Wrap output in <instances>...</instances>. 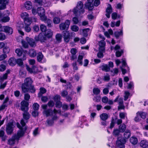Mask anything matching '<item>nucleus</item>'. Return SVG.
<instances>
[{"instance_id": "13d9d810", "label": "nucleus", "mask_w": 148, "mask_h": 148, "mask_svg": "<svg viewBox=\"0 0 148 148\" xmlns=\"http://www.w3.org/2000/svg\"><path fill=\"white\" fill-rule=\"evenodd\" d=\"M55 103L53 101L51 100L49 101L47 103V105L49 107H53Z\"/></svg>"}, {"instance_id": "423d86ee", "label": "nucleus", "mask_w": 148, "mask_h": 148, "mask_svg": "<svg viewBox=\"0 0 148 148\" xmlns=\"http://www.w3.org/2000/svg\"><path fill=\"white\" fill-rule=\"evenodd\" d=\"M8 77V73H6L3 74V76L0 77V82L1 83L0 86V89H4L5 87L7 84V82H5L4 83H3V82L4 80L6 79Z\"/></svg>"}, {"instance_id": "7c9ffc66", "label": "nucleus", "mask_w": 148, "mask_h": 148, "mask_svg": "<svg viewBox=\"0 0 148 148\" xmlns=\"http://www.w3.org/2000/svg\"><path fill=\"white\" fill-rule=\"evenodd\" d=\"M42 20L44 21L45 23H47V26L49 27H50L52 26V22L49 19H47L46 16L45 20Z\"/></svg>"}, {"instance_id": "338daca9", "label": "nucleus", "mask_w": 148, "mask_h": 148, "mask_svg": "<svg viewBox=\"0 0 148 148\" xmlns=\"http://www.w3.org/2000/svg\"><path fill=\"white\" fill-rule=\"evenodd\" d=\"M21 105L22 106H23L26 107H28L29 104L27 102L23 101L21 102Z\"/></svg>"}, {"instance_id": "774afa93", "label": "nucleus", "mask_w": 148, "mask_h": 148, "mask_svg": "<svg viewBox=\"0 0 148 148\" xmlns=\"http://www.w3.org/2000/svg\"><path fill=\"white\" fill-rule=\"evenodd\" d=\"M32 116L34 117H36L38 115V110H34L32 113Z\"/></svg>"}, {"instance_id": "4be33fe9", "label": "nucleus", "mask_w": 148, "mask_h": 148, "mask_svg": "<svg viewBox=\"0 0 148 148\" xmlns=\"http://www.w3.org/2000/svg\"><path fill=\"white\" fill-rule=\"evenodd\" d=\"M101 68L102 71H104L106 72H108L110 70L109 67L107 64H103L101 66Z\"/></svg>"}, {"instance_id": "37998d69", "label": "nucleus", "mask_w": 148, "mask_h": 148, "mask_svg": "<svg viewBox=\"0 0 148 148\" xmlns=\"http://www.w3.org/2000/svg\"><path fill=\"white\" fill-rule=\"evenodd\" d=\"M40 29L42 32H45L46 31L47 28L46 26L43 24H42L40 26Z\"/></svg>"}, {"instance_id": "c85d7f7f", "label": "nucleus", "mask_w": 148, "mask_h": 148, "mask_svg": "<svg viewBox=\"0 0 148 148\" xmlns=\"http://www.w3.org/2000/svg\"><path fill=\"white\" fill-rule=\"evenodd\" d=\"M131 136L130 131L129 130H127L124 134V136L125 138H128Z\"/></svg>"}, {"instance_id": "0eeeda50", "label": "nucleus", "mask_w": 148, "mask_h": 148, "mask_svg": "<svg viewBox=\"0 0 148 148\" xmlns=\"http://www.w3.org/2000/svg\"><path fill=\"white\" fill-rule=\"evenodd\" d=\"M14 127L13 122H11L8 123L6 125V128L7 133L8 134H11L13 132Z\"/></svg>"}, {"instance_id": "dca6fc26", "label": "nucleus", "mask_w": 148, "mask_h": 148, "mask_svg": "<svg viewBox=\"0 0 148 148\" xmlns=\"http://www.w3.org/2000/svg\"><path fill=\"white\" fill-rule=\"evenodd\" d=\"M122 66L121 67V70L122 73L123 74H125L126 73V70L124 69V67L127 66V64L125 60V59H122ZM127 68H128V70H129V68L127 66Z\"/></svg>"}, {"instance_id": "9d476101", "label": "nucleus", "mask_w": 148, "mask_h": 148, "mask_svg": "<svg viewBox=\"0 0 148 148\" xmlns=\"http://www.w3.org/2000/svg\"><path fill=\"white\" fill-rule=\"evenodd\" d=\"M70 24V21L66 20L64 23H61L60 25V29L61 30L67 29H68Z\"/></svg>"}, {"instance_id": "f3484780", "label": "nucleus", "mask_w": 148, "mask_h": 148, "mask_svg": "<svg viewBox=\"0 0 148 148\" xmlns=\"http://www.w3.org/2000/svg\"><path fill=\"white\" fill-rule=\"evenodd\" d=\"M63 34L65 41L67 42H68L70 40V34L69 32L68 31H64L63 32Z\"/></svg>"}, {"instance_id": "473e14b6", "label": "nucleus", "mask_w": 148, "mask_h": 148, "mask_svg": "<svg viewBox=\"0 0 148 148\" xmlns=\"http://www.w3.org/2000/svg\"><path fill=\"white\" fill-rule=\"evenodd\" d=\"M137 115H139L140 117L143 119H145L146 116V113L145 112H137Z\"/></svg>"}, {"instance_id": "8fccbe9b", "label": "nucleus", "mask_w": 148, "mask_h": 148, "mask_svg": "<svg viewBox=\"0 0 148 148\" xmlns=\"http://www.w3.org/2000/svg\"><path fill=\"white\" fill-rule=\"evenodd\" d=\"M24 20L25 25H30L31 23V21L29 19V17L27 18L26 19Z\"/></svg>"}, {"instance_id": "a211bd4d", "label": "nucleus", "mask_w": 148, "mask_h": 148, "mask_svg": "<svg viewBox=\"0 0 148 148\" xmlns=\"http://www.w3.org/2000/svg\"><path fill=\"white\" fill-rule=\"evenodd\" d=\"M26 40L31 47H34L36 46V43L33 39L30 38L28 37H27Z\"/></svg>"}, {"instance_id": "58836bf2", "label": "nucleus", "mask_w": 148, "mask_h": 148, "mask_svg": "<svg viewBox=\"0 0 148 148\" xmlns=\"http://www.w3.org/2000/svg\"><path fill=\"white\" fill-rule=\"evenodd\" d=\"M21 17L24 20L28 18L29 15L26 12H24L21 14Z\"/></svg>"}, {"instance_id": "39448f33", "label": "nucleus", "mask_w": 148, "mask_h": 148, "mask_svg": "<svg viewBox=\"0 0 148 148\" xmlns=\"http://www.w3.org/2000/svg\"><path fill=\"white\" fill-rule=\"evenodd\" d=\"M30 115L28 112H25L23 114V119H22L21 121V124L23 127L25 126L26 123L28 122L27 120L30 118Z\"/></svg>"}, {"instance_id": "7ed1b4c3", "label": "nucleus", "mask_w": 148, "mask_h": 148, "mask_svg": "<svg viewBox=\"0 0 148 148\" xmlns=\"http://www.w3.org/2000/svg\"><path fill=\"white\" fill-rule=\"evenodd\" d=\"M23 135L24 132L20 130L18 132L17 134L13 135L11 138L8 140V144L11 145H14L15 143V140H18L20 137L22 136Z\"/></svg>"}, {"instance_id": "393cba45", "label": "nucleus", "mask_w": 148, "mask_h": 148, "mask_svg": "<svg viewBox=\"0 0 148 148\" xmlns=\"http://www.w3.org/2000/svg\"><path fill=\"white\" fill-rule=\"evenodd\" d=\"M140 146L143 148H146L148 145V142L146 140H142L140 143Z\"/></svg>"}, {"instance_id": "bf43d9fd", "label": "nucleus", "mask_w": 148, "mask_h": 148, "mask_svg": "<svg viewBox=\"0 0 148 148\" xmlns=\"http://www.w3.org/2000/svg\"><path fill=\"white\" fill-rule=\"evenodd\" d=\"M25 26L24 27L25 31L27 32H29L30 31L31 29L29 27V25H25Z\"/></svg>"}, {"instance_id": "c9c22d12", "label": "nucleus", "mask_w": 148, "mask_h": 148, "mask_svg": "<svg viewBox=\"0 0 148 148\" xmlns=\"http://www.w3.org/2000/svg\"><path fill=\"white\" fill-rule=\"evenodd\" d=\"M71 29L73 31L77 32L78 31L79 28L77 26L74 25L71 26Z\"/></svg>"}, {"instance_id": "bb28decb", "label": "nucleus", "mask_w": 148, "mask_h": 148, "mask_svg": "<svg viewBox=\"0 0 148 148\" xmlns=\"http://www.w3.org/2000/svg\"><path fill=\"white\" fill-rule=\"evenodd\" d=\"M99 36L100 38H102V40L99 42V45L100 47H104L105 44V42L104 41L105 38L103 37H102L101 35H99Z\"/></svg>"}, {"instance_id": "f257e3e1", "label": "nucleus", "mask_w": 148, "mask_h": 148, "mask_svg": "<svg viewBox=\"0 0 148 148\" xmlns=\"http://www.w3.org/2000/svg\"><path fill=\"white\" fill-rule=\"evenodd\" d=\"M47 107V105L46 104H43L41 106V108L44 110L42 112L43 114L44 115H45L47 117L50 116H53V114H61L60 110H57L55 108H54L53 110L50 109H46Z\"/></svg>"}, {"instance_id": "ea45409f", "label": "nucleus", "mask_w": 148, "mask_h": 148, "mask_svg": "<svg viewBox=\"0 0 148 148\" xmlns=\"http://www.w3.org/2000/svg\"><path fill=\"white\" fill-rule=\"evenodd\" d=\"M120 132L119 130L115 129L114 130L112 134L114 136H117L119 135Z\"/></svg>"}, {"instance_id": "4468645a", "label": "nucleus", "mask_w": 148, "mask_h": 148, "mask_svg": "<svg viewBox=\"0 0 148 148\" xmlns=\"http://www.w3.org/2000/svg\"><path fill=\"white\" fill-rule=\"evenodd\" d=\"M56 114H53V116H52V119H48L47 121V123L48 125L49 126H51L54 123V121L57 120L58 117Z\"/></svg>"}, {"instance_id": "f704fd0d", "label": "nucleus", "mask_w": 148, "mask_h": 148, "mask_svg": "<svg viewBox=\"0 0 148 148\" xmlns=\"http://www.w3.org/2000/svg\"><path fill=\"white\" fill-rule=\"evenodd\" d=\"M29 89V90L30 92L31 93H34L36 91V89L34 87V86L32 85H31L29 86V87H27Z\"/></svg>"}, {"instance_id": "69168bd1", "label": "nucleus", "mask_w": 148, "mask_h": 148, "mask_svg": "<svg viewBox=\"0 0 148 148\" xmlns=\"http://www.w3.org/2000/svg\"><path fill=\"white\" fill-rule=\"evenodd\" d=\"M40 40L41 42L44 41V40H46V38L43 36L42 34H39Z\"/></svg>"}, {"instance_id": "e433bc0d", "label": "nucleus", "mask_w": 148, "mask_h": 148, "mask_svg": "<svg viewBox=\"0 0 148 148\" xmlns=\"http://www.w3.org/2000/svg\"><path fill=\"white\" fill-rule=\"evenodd\" d=\"M100 90L98 88H94L93 89V92L95 95H98L100 93Z\"/></svg>"}, {"instance_id": "79ce46f5", "label": "nucleus", "mask_w": 148, "mask_h": 148, "mask_svg": "<svg viewBox=\"0 0 148 148\" xmlns=\"http://www.w3.org/2000/svg\"><path fill=\"white\" fill-rule=\"evenodd\" d=\"M60 21V18L57 17H55L53 19V23L55 24H58L59 23Z\"/></svg>"}, {"instance_id": "09e8293b", "label": "nucleus", "mask_w": 148, "mask_h": 148, "mask_svg": "<svg viewBox=\"0 0 148 148\" xmlns=\"http://www.w3.org/2000/svg\"><path fill=\"white\" fill-rule=\"evenodd\" d=\"M125 95L124 96V100L126 101L128 98L129 96L130 95L129 92L127 91L125 92Z\"/></svg>"}, {"instance_id": "aec40b11", "label": "nucleus", "mask_w": 148, "mask_h": 148, "mask_svg": "<svg viewBox=\"0 0 148 148\" xmlns=\"http://www.w3.org/2000/svg\"><path fill=\"white\" fill-rule=\"evenodd\" d=\"M8 63L10 65L14 66L16 63V60L14 58H11L9 60Z\"/></svg>"}, {"instance_id": "6e6d98bb", "label": "nucleus", "mask_w": 148, "mask_h": 148, "mask_svg": "<svg viewBox=\"0 0 148 148\" xmlns=\"http://www.w3.org/2000/svg\"><path fill=\"white\" fill-rule=\"evenodd\" d=\"M2 21L4 22L8 21L10 20V18L8 16L3 17L1 19Z\"/></svg>"}, {"instance_id": "6e6552de", "label": "nucleus", "mask_w": 148, "mask_h": 148, "mask_svg": "<svg viewBox=\"0 0 148 148\" xmlns=\"http://www.w3.org/2000/svg\"><path fill=\"white\" fill-rule=\"evenodd\" d=\"M125 143V140L123 138H118L116 142V148H125L124 144Z\"/></svg>"}, {"instance_id": "1a4fd4ad", "label": "nucleus", "mask_w": 148, "mask_h": 148, "mask_svg": "<svg viewBox=\"0 0 148 148\" xmlns=\"http://www.w3.org/2000/svg\"><path fill=\"white\" fill-rule=\"evenodd\" d=\"M37 13L40 17L41 20H44L45 19V10L42 7H39L37 9Z\"/></svg>"}, {"instance_id": "c03bdc74", "label": "nucleus", "mask_w": 148, "mask_h": 148, "mask_svg": "<svg viewBox=\"0 0 148 148\" xmlns=\"http://www.w3.org/2000/svg\"><path fill=\"white\" fill-rule=\"evenodd\" d=\"M16 63L19 66L21 67H23V62L22 60L20 59H18L16 60Z\"/></svg>"}, {"instance_id": "2eb2a0df", "label": "nucleus", "mask_w": 148, "mask_h": 148, "mask_svg": "<svg viewBox=\"0 0 148 148\" xmlns=\"http://www.w3.org/2000/svg\"><path fill=\"white\" fill-rule=\"evenodd\" d=\"M2 29L4 32L9 34H11L12 33V29L10 27L8 26H4L2 27Z\"/></svg>"}, {"instance_id": "4d7b16f0", "label": "nucleus", "mask_w": 148, "mask_h": 148, "mask_svg": "<svg viewBox=\"0 0 148 148\" xmlns=\"http://www.w3.org/2000/svg\"><path fill=\"white\" fill-rule=\"evenodd\" d=\"M108 101V98L106 96H104L103 97L102 99V101L104 103H107Z\"/></svg>"}, {"instance_id": "680f3d73", "label": "nucleus", "mask_w": 148, "mask_h": 148, "mask_svg": "<svg viewBox=\"0 0 148 148\" xmlns=\"http://www.w3.org/2000/svg\"><path fill=\"white\" fill-rule=\"evenodd\" d=\"M62 36L60 34H57L56 36V38L57 40L59 42L61 41Z\"/></svg>"}, {"instance_id": "0e129e2a", "label": "nucleus", "mask_w": 148, "mask_h": 148, "mask_svg": "<svg viewBox=\"0 0 148 148\" xmlns=\"http://www.w3.org/2000/svg\"><path fill=\"white\" fill-rule=\"evenodd\" d=\"M7 57V55L5 54H3L0 55V61L3 60Z\"/></svg>"}, {"instance_id": "5fc2aeb1", "label": "nucleus", "mask_w": 148, "mask_h": 148, "mask_svg": "<svg viewBox=\"0 0 148 148\" xmlns=\"http://www.w3.org/2000/svg\"><path fill=\"white\" fill-rule=\"evenodd\" d=\"M68 94V93L65 90L62 91L61 93L62 96L64 97H66Z\"/></svg>"}, {"instance_id": "5701e85b", "label": "nucleus", "mask_w": 148, "mask_h": 148, "mask_svg": "<svg viewBox=\"0 0 148 148\" xmlns=\"http://www.w3.org/2000/svg\"><path fill=\"white\" fill-rule=\"evenodd\" d=\"M29 55L31 57H34L36 55V52L34 49H32L29 50Z\"/></svg>"}, {"instance_id": "052dcab7", "label": "nucleus", "mask_w": 148, "mask_h": 148, "mask_svg": "<svg viewBox=\"0 0 148 148\" xmlns=\"http://www.w3.org/2000/svg\"><path fill=\"white\" fill-rule=\"evenodd\" d=\"M30 95L28 93H26L24 95V99L26 101H28L30 98Z\"/></svg>"}, {"instance_id": "a18cd8bd", "label": "nucleus", "mask_w": 148, "mask_h": 148, "mask_svg": "<svg viewBox=\"0 0 148 148\" xmlns=\"http://www.w3.org/2000/svg\"><path fill=\"white\" fill-rule=\"evenodd\" d=\"M39 106L37 103H34L33 105V108L34 110H38Z\"/></svg>"}, {"instance_id": "b1692460", "label": "nucleus", "mask_w": 148, "mask_h": 148, "mask_svg": "<svg viewBox=\"0 0 148 148\" xmlns=\"http://www.w3.org/2000/svg\"><path fill=\"white\" fill-rule=\"evenodd\" d=\"M45 35L48 38H51L53 35V32L50 29H48L45 33Z\"/></svg>"}, {"instance_id": "72a5a7b5", "label": "nucleus", "mask_w": 148, "mask_h": 148, "mask_svg": "<svg viewBox=\"0 0 148 148\" xmlns=\"http://www.w3.org/2000/svg\"><path fill=\"white\" fill-rule=\"evenodd\" d=\"M115 37L117 38H119L120 36L123 35V32L122 29L120 32H116L114 33Z\"/></svg>"}, {"instance_id": "20e7f679", "label": "nucleus", "mask_w": 148, "mask_h": 148, "mask_svg": "<svg viewBox=\"0 0 148 148\" xmlns=\"http://www.w3.org/2000/svg\"><path fill=\"white\" fill-rule=\"evenodd\" d=\"M83 3L82 2H78L77 6L73 10L74 13L77 15L83 13L84 12V10L83 8Z\"/></svg>"}, {"instance_id": "de8ad7c7", "label": "nucleus", "mask_w": 148, "mask_h": 148, "mask_svg": "<svg viewBox=\"0 0 148 148\" xmlns=\"http://www.w3.org/2000/svg\"><path fill=\"white\" fill-rule=\"evenodd\" d=\"M110 79V76L107 74H106L103 77V79L105 81H108Z\"/></svg>"}, {"instance_id": "f03ea898", "label": "nucleus", "mask_w": 148, "mask_h": 148, "mask_svg": "<svg viewBox=\"0 0 148 148\" xmlns=\"http://www.w3.org/2000/svg\"><path fill=\"white\" fill-rule=\"evenodd\" d=\"M33 81L30 77H27L25 79L24 83L21 86L22 92L23 93L27 92L29 91V89L27 87H29L32 85Z\"/></svg>"}, {"instance_id": "f8f14e48", "label": "nucleus", "mask_w": 148, "mask_h": 148, "mask_svg": "<svg viewBox=\"0 0 148 148\" xmlns=\"http://www.w3.org/2000/svg\"><path fill=\"white\" fill-rule=\"evenodd\" d=\"M8 0H0V10L5 9L6 8V5L8 4ZM2 14L0 12V17L1 16Z\"/></svg>"}, {"instance_id": "6ab92c4d", "label": "nucleus", "mask_w": 148, "mask_h": 148, "mask_svg": "<svg viewBox=\"0 0 148 148\" xmlns=\"http://www.w3.org/2000/svg\"><path fill=\"white\" fill-rule=\"evenodd\" d=\"M112 12V9L111 5H109L106 9V14L107 17L109 18L110 17V14Z\"/></svg>"}, {"instance_id": "3c124183", "label": "nucleus", "mask_w": 148, "mask_h": 148, "mask_svg": "<svg viewBox=\"0 0 148 148\" xmlns=\"http://www.w3.org/2000/svg\"><path fill=\"white\" fill-rule=\"evenodd\" d=\"M56 106L57 108H60L62 107V103L60 101H56Z\"/></svg>"}, {"instance_id": "864d4df0", "label": "nucleus", "mask_w": 148, "mask_h": 148, "mask_svg": "<svg viewBox=\"0 0 148 148\" xmlns=\"http://www.w3.org/2000/svg\"><path fill=\"white\" fill-rule=\"evenodd\" d=\"M21 43L23 46L25 48H27L28 47V45L27 43H26L25 41L22 40Z\"/></svg>"}, {"instance_id": "9b49d317", "label": "nucleus", "mask_w": 148, "mask_h": 148, "mask_svg": "<svg viewBox=\"0 0 148 148\" xmlns=\"http://www.w3.org/2000/svg\"><path fill=\"white\" fill-rule=\"evenodd\" d=\"M15 52L18 56L20 57L23 55V57L22 58L23 60H24L26 59V53L22 49H17L15 50Z\"/></svg>"}, {"instance_id": "c756f323", "label": "nucleus", "mask_w": 148, "mask_h": 148, "mask_svg": "<svg viewBox=\"0 0 148 148\" xmlns=\"http://www.w3.org/2000/svg\"><path fill=\"white\" fill-rule=\"evenodd\" d=\"M130 142L133 145L136 144L138 142V139L135 137H132L130 139Z\"/></svg>"}, {"instance_id": "412c9836", "label": "nucleus", "mask_w": 148, "mask_h": 148, "mask_svg": "<svg viewBox=\"0 0 148 148\" xmlns=\"http://www.w3.org/2000/svg\"><path fill=\"white\" fill-rule=\"evenodd\" d=\"M100 117L102 120L105 121L108 119V115L106 113H103L100 115Z\"/></svg>"}, {"instance_id": "e2e57ef3", "label": "nucleus", "mask_w": 148, "mask_h": 148, "mask_svg": "<svg viewBox=\"0 0 148 148\" xmlns=\"http://www.w3.org/2000/svg\"><path fill=\"white\" fill-rule=\"evenodd\" d=\"M6 66L3 64H1L0 65V71H3L6 69Z\"/></svg>"}, {"instance_id": "2f4dec72", "label": "nucleus", "mask_w": 148, "mask_h": 148, "mask_svg": "<svg viewBox=\"0 0 148 148\" xmlns=\"http://www.w3.org/2000/svg\"><path fill=\"white\" fill-rule=\"evenodd\" d=\"M126 128V125L124 124H123L119 126V130L121 132H123L125 131Z\"/></svg>"}, {"instance_id": "ddd939ff", "label": "nucleus", "mask_w": 148, "mask_h": 148, "mask_svg": "<svg viewBox=\"0 0 148 148\" xmlns=\"http://www.w3.org/2000/svg\"><path fill=\"white\" fill-rule=\"evenodd\" d=\"M94 0H87V2L85 4L86 8L89 10H92L94 8L93 2Z\"/></svg>"}, {"instance_id": "a878e982", "label": "nucleus", "mask_w": 148, "mask_h": 148, "mask_svg": "<svg viewBox=\"0 0 148 148\" xmlns=\"http://www.w3.org/2000/svg\"><path fill=\"white\" fill-rule=\"evenodd\" d=\"M119 106L118 107L119 109H123L124 108V106L123 104V101L122 99L120 98L118 100Z\"/></svg>"}, {"instance_id": "603ef678", "label": "nucleus", "mask_w": 148, "mask_h": 148, "mask_svg": "<svg viewBox=\"0 0 148 148\" xmlns=\"http://www.w3.org/2000/svg\"><path fill=\"white\" fill-rule=\"evenodd\" d=\"M83 35L84 36H86L87 35V32H89V28H86L83 29L82 30Z\"/></svg>"}, {"instance_id": "a19ab883", "label": "nucleus", "mask_w": 148, "mask_h": 148, "mask_svg": "<svg viewBox=\"0 0 148 148\" xmlns=\"http://www.w3.org/2000/svg\"><path fill=\"white\" fill-rule=\"evenodd\" d=\"M40 93H39L38 94V96L40 97V96L41 95H40L41 94H43L45 93L46 92V89L43 88V87H41L40 89Z\"/></svg>"}, {"instance_id": "49530a36", "label": "nucleus", "mask_w": 148, "mask_h": 148, "mask_svg": "<svg viewBox=\"0 0 148 148\" xmlns=\"http://www.w3.org/2000/svg\"><path fill=\"white\" fill-rule=\"evenodd\" d=\"M83 58V56H78L77 62L79 63V64L81 65H82V60Z\"/></svg>"}, {"instance_id": "4c0bfd02", "label": "nucleus", "mask_w": 148, "mask_h": 148, "mask_svg": "<svg viewBox=\"0 0 148 148\" xmlns=\"http://www.w3.org/2000/svg\"><path fill=\"white\" fill-rule=\"evenodd\" d=\"M43 57V55L41 53L39 52L38 53V55L37 57V60L38 62H40L42 59Z\"/></svg>"}, {"instance_id": "cd10ccee", "label": "nucleus", "mask_w": 148, "mask_h": 148, "mask_svg": "<svg viewBox=\"0 0 148 148\" xmlns=\"http://www.w3.org/2000/svg\"><path fill=\"white\" fill-rule=\"evenodd\" d=\"M25 8L28 10L32 8V3L29 1H27L26 2L25 4Z\"/></svg>"}]
</instances>
